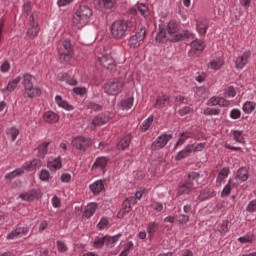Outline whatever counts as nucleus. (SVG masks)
Wrapping results in <instances>:
<instances>
[{"label":"nucleus","mask_w":256,"mask_h":256,"mask_svg":"<svg viewBox=\"0 0 256 256\" xmlns=\"http://www.w3.org/2000/svg\"><path fill=\"white\" fill-rule=\"evenodd\" d=\"M201 174L198 171H189L177 185V195H191L194 189L200 186Z\"/></svg>","instance_id":"f257e3e1"},{"label":"nucleus","mask_w":256,"mask_h":256,"mask_svg":"<svg viewBox=\"0 0 256 256\" xmlns=\"http://www.w3.org/2000/svg\"><path fill=\"white\" fill-rule=\"evenodd\" d=\"M135 25L133 21H125L124 19H119L114 21L110 27L111 36L113 39H125L127 35L131 33Z\"/></svg>","instance_id":"f03ea898"},{"label":"nucleus","mask_w":256,"mask_h":256,"mask_svg":"<svg viewBox=\"0 0 256 256\" xmlns=\"http://www.w3.org/2000/svg\"><path fill=\"white\" fill-rule=\"evenodd\" d=\"M93 11L88 5H80L79 9L75 13L72 19V24L77 29H83L88 25L90 17H92Z\"/></svg>","instance_id":"7ed1b4c3"},{"label":"nucleus","mask_w":256,"mask_h":256,"mask_svg":"<svg viewBox=\"0 0 256 256\" xmlns=\"http://www.w3.org/2000/svg\"><path fill=\"white\" fill-rule=\"evenodd\" d=\"M184 41L186 43H190L191 45V49L188 52L190 57H199V55L203 53L205 49V43H203V41H198L194 33H191V31H185Z\"/></svg>","instance_id":"20e7f679"},{"label":"nucleus","mask_w":256,"mask_h":256,"mask_svg":"<svg viewBox=\"0 0 256 256\" xmlns=\"http://www.w3.org/2000/svg\"><path fill=\"white\" fill-rule=\"evenodd\" d=\"M167 41L177 43L178 41H185V31L179 33V25L176 21H169L166 27Z\"/></svg>","instance_id":"39448f33"},{"label":"nucleus","mask_w":256,"mask_h":256,"mask_svg":"<svg viewBox=\"0 0 256 256\" xmlns=\"http://www.w3.org/2000/svg\"><path fill=\"white\" fill-rule=\"evenodd\" d=\"M33 75H30V73H25L23 77V85L25 89L28 91L27 95L30 98L37 97L41 95L42 91L39 89V87H34L33 85Z\"/></svg>","instance_id":"423d86ee"},{"label":"nucleus","mask_w":256,"mask_h":256,"mask_svg":"<svg viewBox=\"0 0 256 256\" xmlns=\"http://www.w3.org/2000/svg\"><path fill=\"white\" fill-rule=\"evenodd\" d=\"M124 85V81H120L118 79L115 81H108V83H106L104 86V91L108 95H118L121 93V91H123Z\"/></svg>","instance_id":"0eeeda50"},{"label":"nucleus","mask_w":256,"mask_h":256,"mask_svg":"<svg viewBox=\"0 0 256 256\" xmlns=\"http://www.w3.org/2000/svg\"><path fill=\"white\" fill-rule=\"evenodd\" d=\"M74 55V49L71 45V41L66 39L63 41V50L59 53V59L62 63H68L71 61L72 57Z\"/></svg>","instance_id":"6e6552de"},{"label":"nucleus","mask_w":256,"mask_h":256,"mask_svg":"<svg viewBox=\"0 0 256 256\" xmlns=\"http://www.w3.org/2000/svg\"><path fill=\"white\" fill-rule=\"evenodd\" d=\"M71 143L79 151H86L92 145L91 139L83 136L74 137Z\"/></svg>","instance_id":"1a4fd4ad"},{"label":"nucleus","mask_w":256,"mask_h":256,"mask_svg":"<svg viewBox=\"0 0 256 256\" xmlns=\"http://www.w3.org/2000/svg\"><path fill=\"white\" fill-rule=\"evenodd\" d=\"M173 138V135H168L167 133H164L163 135H160L156 141H154L151 144L152 151H158L160 149H163L166 147L167 143Z\"/></svg>","instance_id":"9d476101"},{"label":"nucleus","mask_w":256,"mask_h":256,"mask_svg":"<svg viewBox=\"0 0 256 256\" xmlns=\"http://www.w3.org/2000/svg\"><path fill=\"white\" fill-rule=\"evenodd\" d=\"M99 63L109 71H116L117 69V63L111 55H102V57H99Z\"/></svg>","instance_id":"9b49d317"},{"label":"nucleus","mask_w":256,"mask_h":256,"mask_svg":"<svg viewBox=\"0 0 256 256\" xmlns=\"http://www.w3.org/2000/svg\"><path fill=\"white\" fill-rule=\"evenodd\" d=\"M41 197V189H31L27 193H21L20 198L23 201H34V199H39Z\"/></svg>","instance_id":"f8f14e48"},{"label":"nucleus","mask_w":256,"mask_h":256,"mask_svg":"<svg viewBox=\"0 0 256 256\" xmlns=\"http://www.w3.org/2000/svg\"><path fill=\"white\" fill-rule=\"evenodd\" d=\"M251 57V51H245L240 57H237L235 61L236 69H243Z\"/></svg>","instance_id":"ddd939ff"},{"label":"nucleus","mask_w":256,"mask_h":256,"mask_svg":"<svg viewBox=\"0 0 256 256\" xmlns=\"http://www.w3.org/2000/svg\"><path fill=\"white\" fill-rule=\"evenodd\" d=\"M38 33H39V25L34 20L33 15H31L27 35H28V37H37Z\"/></svg>","instance_id":"4468645a"},{"label":"nucleus","mask_w":256,"mask_h":256,"mask_svg":"<svg viewBox=\"0 0 256 256\" xmlns=\"http://www.w3.org/2000/svg\"><path fill=\"white\" fill-rule=\"evenodd\" d=\"M146 29L145 27H142L140 29V31H138L135 35H132V37H130V42H134L135 46H139L141 41H144L145 37H146Z\"/></svg>","instance_id":"2eb2a0df"},{"label":"nucleus","mask_w":256,"mask_h":256,"mask_svg":"<svg viewBox=\"0 0 256 256\" xmlns=\"http://www.w3.org/2000/svg\"><path fill=\"white\" fill-rule=\"evenodd\" d=\"M167 103H170V97L168 95H161L157 97L154 107H156V109H163L166 107Z\"/></svg>","instance_id":"dca6fc26"},{"label":"nucleus","mask_w":256,"mask_h":256,"mask_svg":"<svg viewBox=\"0 0 256 256\" xmlns=\"http://www.w3.org/2000/svg\"><path fill=\"white\" fill-rule=\"evenodd\" d=\"M194 145H187L185 149H182V151H179L175 157L177 161H180L181 159H185L186 157H189L193 151Z\"/></svg>","instance_id":"f3484780"},{"label":"nucleus","mask_w":256,"mask_h":256,"mask_svg":"<svg viewBox=\"0 0 256 256\" xmlns=\"http://www.w3.org/2000/svg\"><path fill=\"white\" fill-rule=\"evenodd\" d=\"M214 196H215L214 189H210L209 187H206L205 189H202V191H200L198 199L200 201H206V199H210L211 197H214Z\"/></svg>","instance_id":"a211bd4d"},{"label":"nucleus","mask_w":256,"mask_h":256,"mask_svg":"<svg viewBox=\"0 0 256 256\" xmlns=\"http://www.w3.org/2000/svg\"><path fill=\"white\" fill-rule=\"evenodd\" d=\"M196 29L199 35H206L207 30L209 29L208 21L202 19L201 21L196 22Z\"/></svg>","instance_id":"6ab92c4d"},{"label":"nucleus","mask_w":256,"mask_h":256,"mask_svg":"<svg viewBox=\"0 0 256 256\" xmlns=\"http://www.w3.org/2000/svg\"><path fill=\"white\" fill-rule=\"evenodd\" d=\"M90 189L94 193V195H98L99 193H101V191L105 189L102 179H99L98 181L91 183Z\"/></svg>","instance_id":"aec40b11"},{"label":"nucleus","mask_w":256,"mask_h":256,"mask_svg":"<svg viewBox=\"0 0 256 256\" xmlns=\"http://www.w3.org/2000/svg\"><path fill=\"white\" fill-rule=\"evenodd\" d=\"M109 117L107 115H104L101 113L100 115H96L92 121V125L94 127L100 126V125H105V123H108Z\"/></svg>","instance_id":"412c9836"},{"label":"nucleus","mask_w":256,"mask_h":256,"mask_svg":"<svg viewBox=\"0 0 256 256\" xmlns=\"http://www.w3.org/2000/svg\"><path fill=\"white\" fill-rule=\"evenodd\" d=\"M28 233L27 227H18L17 229H14L11 231V233H8L7 239H15V237H18L19 235H25Z\"/></svg>","instance_id":"4be33fe9"},{"label":"nucleus","mask_w":256,"mask_h":256,"mask_svg":"<svg viewBox=\"0 0 256 256\" xmlns=\"http://www.w3.org/2000/svg\"><path fill=\"white\" fill-rule=\"evenodd\" d=\"M59 119V115L57 113H54L53 111H47L46 113H44V120L47 123H57Z\"/></svg>","instance_id":"5701e85b"},{"label":"nucleus","mask_w":256,"mask_h":256,"mask_svg":"<svg viewBox=\"0 0 256 256\" xmlns=\"http://www.w3.org/2000/svg\"><path fill=\"white\" fill-rule=\"evenodd\" d=\"M55 100L59 107H63V109H66L67 111H73V105H70L68 101H63L61 95H56Z\"/></svg>","instance_id":"b1692460"},{"label":"nucleus","mask_w":256,"mask_h":256,"mask_svg":"<svg viewBox=\"0 0 256 256\" xmlns=\"http://www.w3.org/2000/svg\"><path fill=\"white\" fill-rule=\"evenodd\" d=\"M49 145H50V141H45L44 143H41V145H39L37 147L38 156L42 157V159H44L45 155H47L48 149H49Z\"/></svg>","instance_id":"393cba45"},{"label":"nucleus","mask_w":256,"mask_h":256,"mask_svg":"<svg viewBox=\"0 0 256 256\" xmlns=\"http://www.w3.org/2000/svg\"><path fill=\"white\" fill-rule=\"evenodd\" d=\"M132 141V135H126L125 137H123V139L120 140V142L117 144L118 149H121L122 151H124L125 149H127V147H129L130 143Z\"/></svg>","instance_id":"a878e982"},{"label":"nucleus","mask_w":256,"mask_h":256,"mask_svg":"<svg viewBox=\"0 0 256 256\" xmlns=\"http://www.w3.org/2000/svg\"><path fill=\"white\" fill-rule=\"evenodd\" d=\"M47 167L50 169V171H57V169H61V167H63L61 157L54 159V161H48Z\"/></svg>","instance_id":"bb28decb"},{"label":"nucleus","mask_w":256,"mask_h":256,"mask_svg":"<svg viewBox=\"0 0 256 256\" xmlns=\"http://www.w3.org/2000/svg\"><path fill=\"white\" fill-rule=\"evenodd\" d=\"M97 207H98V203H89L84 211V216L87 217V219L92 217V215H94Z\"/></svg>","instance_id":"cd10ccee"},{"label":"nucleus","mask_w":256,"mask_h":256,"mask_svg":"<svg viewBox=\"0 0 256 256\" xmlns=\"http://www.w3.org/2000/svg\"><path fill=\"white\" fill-rule=\"evenodd\" d=\"M43 165L41 159H33L32 161H29V163H25L24 167L28 169V171H33L34 169H37V167H41Z\"/></svg>","instance_id":"c85d7f7f"},{"label":"nucleus","mask_w":256,"mask_h":256,"mask_svg":"<svg viewBox=\"0 0 256 256\" xmlns=\"http://www.w3.org/2000/svg\"><path fill=\"white\" fill-rule=\"evenodd\" d=\"M22 77H16V79H13L8 83V85L5 87L4 91H9V93H12L17 88L18 84L20 83Z\"/></svg>","instance_id":"c756f323"},{"label":"nucleus","mask_w":256,"mask_h":256,"mask_svg":"<svg viewBox=\"0 0 256 256\" xmlns=\"http://www.w3.org/2000/svg\"><path fill=\"white\" fill-rule=\"evenodd\" d=\"M129 211H130V201H129V197H127L123 202V208L118 213V217L120 219L123 218L126 213H129Z\"/></svg>","instance_id":"7c9ffc66"},{"label":"nucleus","mask_w":256,"mask_h":256,"mask_svg":"<svg viewBox=\"0 0 256 256\" xmlns=\"http://www.w3.org/2000/svg\"><path fill=\"white\" fill-rule=\"evenodd\" d=\"M237 177L240 179V181H247V179H249V171L247 167H241L238 169Z\"/></svg>","instance_id":"2f4dec72"},{"label":"nucleus","mask_w":256,"mask_h":256,"mask_svg":"<svg viewBox=\"0 0 256 256\" xmlns=\"http://www.w3.org/2000/svg\"><path fill=\"white\" fill-rule=\"evenodd\" d=\"M136 8L139 11L140 15H142V17H144L145 19L149 17V9L147 5H145L144 3H137Z\"/></svg>","instance_id":"473e14b6"},{"label":"nucleus","mask_w":256,"mask_h":256,"mask_svg":"<svg viewBox=\"0 0 256 256\" xmlns=\"http://www.w3.org/2000/svg\"><path fill=\"white\" fill-rule=\"evenodd\" d=\"M168 37H167V30L160 29L159 33L156 35V42L157 43H167Z\"/></svg>","instance_id":"72a5a7b5"},{"label":"nucleus","mask_w":256,"mask_h":256,"mask_svg":"<svg viewBox=\"0 0 256 256\" xmlns=\"http://www.w3.org/2000/svg\"><path fill=\"white\" fill-rule=\"evenodd\" d=\"M230 173V169L229 167H223V169H221L218 173V176H217V182L218 183H222V181H224V179L226 177H228Z\"/></svg>","instance_id":"f704fd0d"},{"label":"nucleus","mask_w":256,"mask_h":256,"mask_svg":"<svg viewBox=\"0 0 256 256\" xmlns=\"http://www.w3.org/2000/svg\"><path fill=\"white\" fill-rule=\"evenodd\" d=\"M238 241H240V243H253V241H255V235L253 233H246V235L239 237Z\"/></svg>","instance_id":"c9c22d12"},{"label":"nucleus","mask_w":256,"mask_h":256,"mask_svg":"<svg viewBox=\"0 0 256 256\" xmlns=\"http://www.w3.org/2000/svg\"><path fill=\"white\" fill-rule=\"evenodd\" d=\"M256 103L253 101H246L243 105V111L244 113H253L255 111Z\"/></svg>","instance_id":"e433bc0d"},{"label":"nucleus","mask_w":256,"mask_h":256,"mask_svg":"<svg viewBox=\"0 0 256 256\" xmlns=\"http://www.w3.org/2000/svg\"><path fill=\"white\" fill-rule=\"evenodd\" d=\"M107 163H108L107 157H98L95 160L93 167H100L101 169H105Z\"/></svg>","instance_id":"4c0bfd02"},{"label":"nucleus","mask_w":256,"mask_h":256,"mask_svg":"<svg viewBox=\"0 0 256 256\" xmlns=\"http://www.w3.org/2000/svg\"><path fill=\"white\" fill-rule=\"evenodd\" d=\"M119 237H121V234L113 235L112 237L105 236V243H106L107 247H114V245L118 241Z\"/></svg>","instance_id":"58836bf2"},{"label":"nucleus","mask_w":256,"mask_h":256,"mask_svg":"<svg viewBox=\"0 0 256 256\" xmlns=\"http://www.w3.org/2000/svg\"><path fill=\"white\" fill-rule=\"evenodd\" d=\"M153 121H154V117H153V115H150V117H148V119H146L142 123V125H140L141 131H148V129L151 127Z\"/></svg>","instance_id":"ea45409f"},{"label":"nucleus","mask_w":256,"mask_h":256,"mask_svg":"<svg viewBox=\"0 0 256 256\" xmlns=\"http://www.w3.org/2000/svg\"><path fill=\"white\" fill-rule=\"evenodd\" d=\"M159 229V223H157V221H153L152 223H149L147 231H148V235H150L151 237L154 235V233H156V231H158Z\"/></svg>","instance_id":"a19ab883"},{"label":"nucleus","mask_w":256,"mask_h":256,"mask_svg":"<svg viewBox=\"0 0 256 256\" xmlns=\"http://www.w3.org/2000/svg\"><path fill=\"white\" fill-rule=\"evenodd\" d=\"M24 172H25L24 169H14V171H10V173H6L5 179H14L19 175H22Z\"/></svg>","instance_id":"79ce46f5"},{"label":"nucleus","mask_w":256,"mask_h":256,"mask_svg":"<svg viewBox=\"0 0 256 256\" xmlns=\"http://www.w3.org/2000/svg\"><path fill=\"white\" fill-rule=\"evenodd\" d=\"M192 137V133H180L179 139L175 145V147H178L179 145H183L187 139Z\"/></svg>","instance_id":"37998d69"},{"label":"nucleus","mask_w":256,"mask_h":256,"mask_svg":"<svg viewBox=\"0 0 256 256\" xmlns=\"http://www.w3.org/2000/svg\"><path fill=\"white\" fill-rule=\"evenodd\" d=\"M19 134L20 131L16 127H11V129L7 130V135L11 137V141H16Z\"/></svg>","instance_id":"c03bdc74"},{"label":"nucleus","mask_w":256,"mask_h":256,"mask_svg":"<svg viewBox=\"0 0 256 256\" xmlns=\"http://www.w3.org/2000/svg\"><path fill=\"white\" fill-rule=\"evenodd\" d=\"M218 231H220V233H227V231H229V220L228 219H225L224 221H222V223H219Z\"/></svg>","instance_id":"a18cd8bd"},{"label":"nucleus","mask_w":256,"mask_h":256,"mask_svg":"<svg viewBox=\"0 0 256 256\" xmlns=\"http://www.w3.org/2000/svg\"><path fill=\"white\" fill-rule=\"evenodd\" d=\"M134 103V97H128V99H125L122 101L121 105L123 109L129 110L131 107H133Z\"/></svg>","instance_id":"49530a36"},{"label":"nucleus","mask_w":256,"mask_h":256,"mask_svg":"<svg viewBox=\"0 0 256 256\" xmlns=\"http://www.w3.org/2000/svg\"><path fill=\"white\" fill-rule=\"evenodd\" d=\"M175 219L179 223H188L190 221V216L180 213L179 215H175Z\"/></svg>","instance_id":"de8ad7c7"},{"label":"nucleus","mask_w":256,"mask_h":256,"mask_svg":"<svg viewBox=\"0 0 256 256\" xmlns=\"http://www.w3.org/2000/svg\"><path fill=\"white\" fill-rule=\"evenodd\" d=\"M233 137L237 143H244L245 139L243 137V131H234Z\"/></svg>","instance_id":"09e8293b"},{"label":"nucleus","mask_w":256,"mask_h":256,"mask_svg":"<svg viewBox=\"0 0 256 256\" xmlns=\"http://www.w3.org/2000/svg\"><path fill=\"white\" fill-rule=\"evenodd\" d=\"M231 193V179H229L227 185L222 190L221 197H228V195Z\"/></svg>","instance_id":"8fccbe9b"},{"label":"nucleus","mask_w":256,"mask_h":256,"mask_svg":"<svg viewBox=\"0 0 256 256\" xmlns=\"http://www.w3.org/2000/svg\"><path fill=\"white\" fill-rule=\"evenodd\" d=\"M50 177H51L50 171H48L47 169H42L40 173L41 181H49Z\"/></svg>","instance_id":"3c124183"},{"label":"nucleus","mask_w":256,"mask_h":256,"mask_svg":"<svg viewBox=\"0 0 256 256\" xmlns=\"http://www.w3.org/2000/svg\"><path fill=\"white\" fill-rule=\"evenodd\" d=\"M108 225H109L108 217H102V219L99 221L97 227H98V229L102 230V229H105V227H108Z\"/></svg>","instance_id":"603ef678"},{"label":"nucleus","mask_w":256,"mask_h":256,"mask_svg":"<svg viewBox=\"0 0 256 256\" xmlns=\"http://www.w3.org/2000/svg\"><path fill=\"white\" fill-rule=\"evenodd\" d=\"M221 109H211L210 107H207L204 109V115H220Z\"/></svg>","instance_id":"864d4df0"},{"label":"nucleus","mask_w":256,"mask_h":256,"mask_svg":"<svg viewBox=\"0 0 256 256\" xmlns=\"http://www.w3.org/2000/svg\"><path fill=\"white\" fill-rule=\"evenodd\" d=\"M105 239L106 237H96L94 241V247H103V245H105Z\"/></svg>","instance_id":"5fc2aeb1"},{"label":"nucleus","mask_w":256,"mask_h":256,"mask_svg":"<svg viewBox=\"0 0 256 256\" xmlns=\"http://www.w3.org/2000/svg\"><path fill=\"white\" fill-rule=\"evenodd\" d=\"M208 67L214 70H219L222 67V63L221 61L213 60V61H210V63L208 64Z\"/></svg>","instance_id":"6e6d98bb"},{"label":"nucleus","mask_w":256,"mask_h":256,"mask_svg":"<svg viewBox=\"0 0 256 256\" xmlns=\"http://www.w3.org/2000/svg\"><path fill=\"white\" fill-rule=\"evenodd\" d=\"M246 211L253 213L256 211V199L250 201L246 207Z\"/></svg>","instance_id":"4d7b16f0"},{"label":"nucleus","mask_w":256,"mask_h":256,"mask_svg":"<svg viewBox=\"0 0 256 256\" xmlns=\"http://www.w3.org/2000/svg\"><path fill=\"white\" fill-rule=\"evenodd\" d=\"M73 93H75L76 95L83 96L86 95L87 89L86 87H74Z\"/></svg>","instance_id":"13d9d810"},{"label":"nucleus","mask_w":256,"mask_h":256,"mask_svg":"<svg viewBox=\"0 0 256 256\" xmlns=\"http://www.w3.org/2000/svg\"><path fill=\"white\" fill-rule=\"evenodd\" d=\"M178 113L181 117H184L185 115L193 113V109H191V107H182V109H179Z\"/></svg>","instance_id":"bf43d9fd"},{"label":"nucleus","mask_w":256,"mask_h":256,"mask_svg":"<svg viewBox=\"0 0 256 256\" xmlns=\"http://www.w3.org/2000/svg\"><path fill=\"white\" fill-rule=\"evenodd\" d=\"M230 118L231 119H240L241 118V110L240 109H232V111H230Z\"/></svg>","instance_id":"052dcab7"},{"label":"nucleus","mask_w":256,"mask_h":256,"mask_svg":"<svg viewBox=\"0 0 256 256\" xmlns=\"http://www.w3.org/2000/svg\"><path fill=\"white\" fill-rule=\"evenodd\" d=\"M225 94L227 95V97H235V95H237V92L235 91V87L233 86L227 87V89L225 90Z\"/></svg>","instance_id":"680f3d73"},{"label":"nucleus","mask_w":256,"mask_h":256,"mask_svg":"<svg viewBox=\"0 0 256 256\" xmlns=\"http://www.w3.org/2000/svg\"><path fill=\"white\" fill-rule=\"evenodd\" d=\"M105 9H113L115 7L114 0H102Z\"/></svg>","instance_id":"e2e57ef3"},{"label":"nucleus","mask_w":256,"mask_h":256,"mask_svg":"<svg viewBox=\"0 0 256 256\" xmlns=\"http://www.w3.org/2000/svg\"><path fill=\"white\" fill-rule=\"evenodd\" d=\"M218 105L219 107H229L230 101H227L224 97H218Z\"/></svg>","instance_id":"0e129e2a"},{"label":"nucleus","mask_w":256,"mask_h":256,"mask_svg":"<svg viewBox=\"0 0 256 256\" xmlns=\"http://www.w3.org/2000/svg\"><path fill=\"white\" fill-rule=\"evenodd\" d=\"M11 69V65L10 63H8V61H4V63H2L0 70L2 73H8V71H10Z\"/></svg>","instance_id":"69168bd1"},{"label":"nucleus","mask_w":256,"mask_h":256,"mask_svg":"<svg viewBox=\"0 0 256 256\" xmlns=\"http://www.w3.org/2000/svg\"><path fill=\"white\" fill-rule=\"evenodd\" d=\"M57 247L58 251H61L62 253L68 250V247L64 241H57Z\"/></svg>","instance_id":"338daca9"},{"label":"nucleus","mask_w":256,"mask_h":256,"mask_svg":"<svg viewBox=\"0 0 256 256\" xmlns=\"http://www.w3.org/2000/svg\"><path fill=\"white\" fill-rule=\"evenodd\" d=\"M187 99L183 95H177L175 97V104L176 105H182V103H186Z\"/></svg>","instance_id":"774afa93"}]
</instances>
